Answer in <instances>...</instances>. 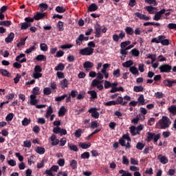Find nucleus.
<instances>
[{
	"label": "nucleus",
	"mask_w": 176,
	"mask_h": 176,
	"mask_svg": "<svg viewBox=\"0 0 176 176\" xmlns=\"http://www.w3.org/2000/svg\"><path fill=\"white\" fill-rule=\"evenodd\" d=\"M36 153H38V155H43V153L46 152V149H45L43 147L38 146L36 148Z\"/></svg>",
	"instance_id": "24"
},
{
	"label": "nucleus",
	"mask_w": 176,
	"mask_h": 176,
	"mask_svg": "<svg viewBox=\"0 0 176 176\" xmlns=\"http://www.w3.org/2000/svg\"><path fill=\"white\" fill-rule=\"evenodd\" d=\"M59 86L61 87V89H65V87H68V80L65 78L60 80Z\"/></svg>",
	"instance_id": "18"
},
{
	"label": "nucleus",
	"mask_w": 176,
	"mask_h": 176,
	"mask_svg": "<svg viewBox=\"0 0 176 176\" xmlns=\"http://www.w3.org/2000/svg\"><path fill=\"white\" fill-rule=\"evenodd\" d=\"M130 72L134 76H138L140 75V72H138V69L135 66H132L129 68Z\"/></svg>",
	"instance_id": "15"
},
{
	"label": "nucleus",
	"mask_w": 176,
	"mask_h": 176,
	"mask_svg": "<svg viewBox=\"0 0 176 176\" xmlns=\"http://www.w3.org/2000/svg\"><path fill=\"white\" fill-rule=\"evenodd\" d=\"M83 67L86 69H90L93 68V67H94V63H93L90 61H86L85 63H84Z\"/></svg>",
	"instance_id": "19"
},
{
	"label": "nucleus",
	"mask_w": 176,
	"mask_h": 176,
	"mask_svg": "<svg viewBox=\"0 0 176 176\" xmlns=\"http://www.w3.org/2000/svg\"><path fill=\"white\" fill-rule=\"evenodd\" d=\"M11 25L12 22L10 21H0V25H3L4 27H10Z\"/></svg>",
	"instance_id": "37"
},
{
	"label": "nucleus",
	"mask_w": 176,
	"mask_h": 176,
	"mask_svg": "<svg viewBox=\"0 0 176 176\" xmlns=\"http://www.w3.org/2000/svg\"><path fill=\"white\" fill-rule=\"evenodd\" d=\"M131 53L133 57H140V51L136 48L131 50Z\"/></svg>",
	"instance_id": "26"
},
{
	"label": "nucleus",
	"mask_w": 176,
	"mask_h": 176,
	"mask_svg": "<svg viewBox=\"0 0 176 176\" xmlns=\"http://www.w3.org/2000/svg\"><path fill=\"white\" fill-rule=\"evenodd\" d=\"M80 135H82V129H79L76 131L75 136L76 137V138H80Z\"/></svg>",
	"instance_id": "63"
},
{
	"label": "nucleus",
	"mask_w": 176,
	"mask_h": 176,
	"mask_svg": "<svg viewBox=\"0 0 176 176\" xmlns=\"http://www.w3.org/2000/svg\"><path fill=\"white\" fill-rule=\"evenodd\" d=\"M30 100L28 102L30 105H36L38 104V99H36V96L30 95Z\"/></svg>",
	"instance_id": "11"
},
{
	"label": "nucleus",
	"mask_w": 176,
	"mask_h": 176,
	"mask_svg": "<svg viewBox=\"0 0 176 176\" xmlns=\"http://www.w3.org/2000/svg\"><path fill=\"white\" fill-rule=\"evenodd\" d=\"M52 113H53V109L52 108V106H49L48 109H47L45 118H47V119L49 116H52Z\"/></svg>",
	"instance_id": "33"
},
{
	"label": "nucleus",
	"mask_w": 176,
	"mask_h": 176,
	"mask_svg": "<svg viewBox=\"0 0 176 176\" xmlns=\"http://www.w3.org/2000/svg\"><path fill=\"white\" fill-rule=\"evenodd\" d=\"M168 111L170 112V113H173V115L176 114V106L172 105L168 108Z\"/></svg>",
	"instance_id": "38"
},
{
	"label": "nucleus",
	"mask_w": 176,
	"mask_h": 176,
	"mask_svg": "<svg viewBox=\"0 0 176 176\" xmlns=\"http://www.w3.org/2000/svg\"><path fill=\"white\" fill-rule=\"evenodd\" d=\"M91 87H97L98 90H102L104 89V85L101 84V81L94 79L92 80L91 84Z\"/></svg>",
	"instance_id": "6"
},
{
	"label": "nucleus",
	"mask_w": 176,
	"mask_h": 176,
	"mask_svg": "<svg viewBox=\"0 0 176 176\" xmlns=\"http://www.w3.org/2000/svg\"><path fill=\"white\" fill-rule=\"evenodd\" d=\"M57 176H68V171H59Z\"/></svg>",
	"instance_id": "64"
},
{
	"label": "nucleus",
	"mask_w": 176,
	"mask_h": 176,
	"mask_svg": "<svg viewBox=\"0 0 176 176\" xmlns=\"http://www.w3.org/2000/svg\"><path fill=\"white\" fill-rule=\"evenodd\" d=\"M144 146H145V144L144 143L138 142L136 144V148L137 149H139V151H142Z\"/></svg>",
	"instance_id": "49"
},
{
	"label": "nucleus",
	"mask_w": 176,
	"mask_h": 176,
	"mask_svg": "<svg viewBox=\"0 0 176 176\" xmlns=\"http://www.w3.org/2000/svg\"><path fill=\"white\" fill-rule=\"evenodd\" d=\"M14 115L12 113H9L6 117V122H11V120H13V117Z\"/></svg>",
	"instance_id": "51"
},
{
	"label": "nucleus",
	"mask_w": 176,
	"mask_h": 176,
	"mask_svg": "<svg viewBox=\"0 0 176 176\" xmlns=\"http://www.w3.org/2000/svg\"><path fill=\"white\" fill-rule=\"evenodd\" d=\"M23 146H25L26 148H31V141L30 140L24 141Z\"/></svg>",
	"instance_id": "61"
},
{
	"label": "nucleus",
	"mask_w": 176,
	"mask_h": 176,
	"mask_svg": "<svg viewBox=\"0 0 176 176\" xmlns=\"http://www.w3.org/2000/svg\"><path fill=\"white\" fill-rule=\"evenodd\" d=\"M120 145L122 146H125L126 148H130V142H131V139L130 136L127 134L123 135L122 138L119 140Z\"/></svg>",
	"instance_id": "2"
},
{
	"label": "nucleus",
	"mask_w": 176,
	"mask_h": 176,
	"mask_svg": "<svg viewBox=\"0 0 176 176\" xmlns=\"http://www.w3.org/2000/svg\"><path fill=\"white\" fill-rule=\"evenodd\" d=\"M78 146L82 148V149H89L91 146V144L90 142H79Z\"/></svg>",
	"instance_id": "14"
},
{
	"label": "nucleus",
	"mask_w": 176,
	"mask_h": 176,
	"mask_svg": "<svg viewBox=\"0 0 176 176\" xmlns=\"http://www.w3.org/2000/svg\"><path fill=\"white\" fill-rule=\"evenodd\" d=\"M77 164H78V163L76 162V161L75 160H73L70 162V166L73 168V170H75V168H76Z\"/></svg>",
	"instance_id": "57"
},
{
	"label": "nucleus",
	"mask_w": 176,
	"mask_h": 176,
	"mask_svg": "<svg viewBox=\"0 0 176 176\" xmlns=\"http://www.w3.org/2000/svg\"><path fill=\"white\" fill-rule=\"evenodd\" d=\"M36 58L38 61H45L46 56L45 55H38Z\"/></svg>",
	"instance_id": "54"
},
{
	"label": "nucleus",
	"mask_w": 176,
	"mask_h": 176,
	"mask_svg": "<svg viewBox=\"0 0 176 176\" xmlns=\"http://www.w3.org/2000/svg\"><path fill=\"white\" fill-rule=\"evenodd\" d=\"M155 137V133L148 132L147 133V141L149 142L151 140H153Z\"/></svg>",
	"instance_id": "45"
},
{
	"label": "nucleus",
	"mask_w": 176,
	"mask_h": 176,
	"mask_svg": "<svg viewBox=\"0 0 176 176\" xmlns=\"http://www.w3.org/2000/svg\"><path fill=\"white\" fill-rule=\"evenodd\" d=\"M41 72H42V67L39 65H36L32 75V78L34 79H39V78H42V73Z\"/></svg>",
	"instance_id": "4"
},
{
	"label": "nucleus",
	"mask_w": 176,
	"mask_h": 176,
	"mask_svg": "<svg viewBox=\"0 0 176 176\" xmlns=\"http://www.w3.org/2000/svg\"><path fill=\"white\" fill-rule=\"evenodd\" d=\"M45 167V160H41L37 163V168H43Z\"/></svg>",
	"instance_id": "56"
},
{
	"label": "nucleus",
	"mask_w": 176,
	"mask_h": 176,
	"mask_svg": "<svg viewBox=\"0 0 176 176\" xmlns=\"http://www.w3.org/2000/svg\"><path fill=\"white\" fill-rule=\"evenodd\" d=\"M138 101L141 105H145V99L144 98V95H140L138 98Z\"/></svg>",
	"instance_id": "40"
},
{
	"label": "nucleus",
	"mask_w": 176,
	"mask_h": 176,
	"mask_svg": "<svg viewBox=\"0 0 176 176\" xmlns=\"http://www.w3.org/2000/svg\"><path fill=\"white\" fill-rule=\"evenodd\" d=\"M87 94H90L91 100H96V98H97V92H96V91L94 90L88 91Z\"/></svg>",
	"instance_id": "23"
},
{
	"label": "nucleus",
	"mask_w": 176,
	"mask_h": 176,
	"mask_svg": "<svg viewBox=\"0 0 176 176\" xmlns=\"http://www.w3.org/2000/svg\"><path fill=\"white\" fill-rule=\"evenodd\" d=\"M40 49L42 52H47V45L45 43H41L40 45Z\"/></svg>",
	"instance_id": "50"
},
{
	"label": "nucleus",
	"mask_w": 176,
	"mask_h": 176,
	"mask_svg": "<svg viewBox=\"0 0 176 176\" xmlns=\"http://www.w3.org/2000/svg\"><path fill=\"white\" fill-rule=\"evenodd\" d=\"M157 159L162 164H167V163H168V159L162 155H159Z\"/></svg>",
	"instance_id": "13"
},
{
	"label": "nucleus",
	"mask_w": 176,
	"mask_h": 176,
	"mask_svg": "<svg viewBox=\"0 0 176 176\" xmlns=\"http://www.w3.org/2000/svg\"><path fill=\"white\" fill-rule=\"evenodd\" d=\"M94 53V49L87 47L80 50V54L82 56H91Z\"/></svg>",
	"instance_id": "5"
},
{
	"label": "nucleus",
	"mask_w": 176,
	"mask_h": 176,
	"mask_svg": "<svg viewBox=\"0 0 176 176\" xmlns=\"http://www.w3.org/2000/svg\"><path fill=\"white\" fill-rule=\"evenodd\" d=\"M43 93L45 96H49L52 93V89L50 87H45L43 89Z\"/></svg>",
	"instance_id": "46"
},
{
	"label": "nucleus",
	"mask_w": 176,
	"mask_h": 176,
	"mask_svg": "<svg viewBox=\"0 0 176 176\" xmlns=\"http://www.w3.org/2000/svg\"><path fill=\"white\" fill-rule=\"evenodd\" d=\"M134 62L131 60H127L122 63V67H124L125 68H131V67H133Z\"/></svg>",
	"instance_id": "20"
},
{
	"label": "nucleus",
	"mask_w": 176,
	"mask_h": 176,
	"mask_svg": "<svg viewBox=\"0 0 176 176\" xmlns=\"http://www.w3.org/2000/svg\"><path fill=\"white\" fill-rule=\"evenodd\" d=\"M171 124V120L167 116H162V119L156 123L157 129H168Z\"/></svg>",
	"instance_id": "1"
},
{
	"label": "nucleus",
	"mask_w": 176,
	"mask_h": 176,
	"mask_svg": "<svg viewBox=\"0 0 176 176\" xmlns=\"http://www.w3.org/2000/svg\"><path fill=\"white\" fill-rule=\"evenodd\" d=\"M39 8H40L41 12H45V10H47V4L43 3H40Z\"/></svg>",
	"instance_id": "41"
},
{
	"label": "nucleus",
	"mask_w": 176,
	"mask_h": 176,
	"mask_svg": "<svg viewBox=\"0 0 176 176\" xmlns=\"http://www.w3.org/2000/svg\"><path fill=\"white\" fill-rule=\"evenodd\" d=\"M129 158H127V157L126 156H122V164H126V166H129Z\"/></svg>",
	"instance_id": "59"
},
{
	"label": "nucleus",
	"mask_w": 176,
	"mask_h": 176,
	"mask_svg": "<svg viewBox=\"0 0 176 176\" xmlns=\"http://www.w3.org/2000/svg\"><path fill=\"white\" fill-rule=\"evenodd\" d=\"M66 97H68V95L67 94H64L61 96H58L55 98V100L56 101H63V100H64Z\"/></svg>",
	"instance_id": "53"
},
{
	"label": "nucleus",
	"mask_w": 176,
	"mask_h": 176,
	"mask_svg": "<svg viewBox=\"0 0 176 176\" xmlns=\"http://www.w3.org/2000/svg\"><path fill=\"white\" fill-rule=\"evenodd\" d=\"M32 91H33V95H34V96H38L40 94L39 87H34Z\"/></svg>",
	"instance_id": "62"
},
{
	"label": "nucleus",
	"mask_w": 176,
	"mask_h": 176,
	"mask_svg": "<svg viewBox=\"0 0 176 176\" xmlns=\"http://www.w3.org/2000/svg\"><path fill=\"white\" fill-rule=\"evenodd\" d=\"M45 17V13L37 12L36 15H34L35 20H41V19H43Z\"/></svg>",
	"instance_id": "32"
},
{
	"label": "nucleus",
	"mask_w": 176,
	"mask_h": 176,
	"mask_svg": "<svg viewBox=\"0 0 176 176\" xmlns=\"http://www.w3.org/2000/svg\"><path fill=\"white\" fill-rule=\"evenodd\" d=\"M113 75L114 78H119V76H120V69L113 70Z\"/></svg>",
	"instance_id": "44"
},
{
	"label": "nucleus",
	"mask_w": 176,
	"mask_h": 176,
	"mask_svg": "<svg viewBox=\"0 0 176 176\" xmlns=\"http://www.w3.org/2000/svg\"><path fill=\"white\" fill-rule=\"evenodd\" d=\"M98 9V6L96 3H92L88 8V12H96Z\"/></svg>",
	"instance_id": "22"
},
{
	"label": "nucleus",
	"mask_w": 176,
	"mask_h": 176,
	"mask_svg": "<svg viewBox=\"0 0 176 176\" xmlns=\"http://www.w3.org/2000/svg\"><path fill=\"white\" fill-rule=\"evenodd\" d=\"M35 49H36L35 45H32L30 48L27 49L25 53H26V54H30V53H32V52H34Z\"/></svg>",
	"instance_id": "47"
},
{
	"label": "nucleus",
	"mask_w": 176,
	"mask_h": 176,
	"mask_svg": "<svg viewBox=\"0 0 176 176\" xmlns=\"http://www.w3.org/2000/svg\"><path fill=\"white\" fill-rule=\"evenodd\" d=\"M124 31L129 35H133L134 34V30L131 27H126V28H125Z\"/></svg>",
	"instance_id": "30"
},
{
	"label": "nucleus",
	"mask_w": 176,
	"mask_h": 176,
	"mask_svg": "<svg viewBox=\"0 0 176 176\" xmlns=\"http://www.w3.org/2000/svg\"><path fill=\"white\" fill-rule=\"evenodd\" d=\"M57 27L59 30V31H63L64 30V23L59 21L58 22Z\"/></svg>",
	"instance_id": "55"
},
{
	"label": "nucleus",
	"mask_w": 176,
	"mask_h": 176,
	"mask_svg": "<svg viewBox=\"0 0 176 176\" xmlns=\"http://www.w3.org/2000/svg\"><path fill=\"white\" fill-rule=\"evenodd\" d=\"M67 146L70 149V151H74V152H78V146H76V145L68 143Z\"/></svg>",
	"instance_id": "25"
},
{
	"label": "nucleus",
	"mask_w": 176,
	"mask_h": 176,
	"mask_svg": "<svg viewBox=\"0 0 176 176\" xmlns=\"http://www.w3.org/2000/svg\"><path fill=\"white\" fill-rule=\"evenodd\" d=\"M146 9L150 14H153L155 13V9H156V8L152 7V6H146Z\"/></svg>",
	"instance_id": "31"
},
{
	"label": "nucleus",
	"mask_w": 176,
	"mask_h": 176,
	"mask_svg": "<svg viewBox=\"0 0 176 176\" xmlns=\"http://www.w3.org/2000/svg\"><path fill=\"white\" fill-rule=\"evenodd\" d=\"M129 52H127V50L126 48H121L120 51V54L122 56H127Z\"/></svg>",
	"instance_id": "60"
},
{
	"label": "nucleus",
	"mask_w": 176,
	"mask_h": 176,
	"mask_svg": "<svg viewBox=\"0 0 176 176\" xmlns=\"http://www.w3.org/2000/svg\"><path fill=\"white\" fill-rule=\"evenodd\" d=\"M25 57V54H21L20 55L17 56L15 58L16 61H19V63H25L27 61V58H23ZM20 58H23L22 60H20Z\"/></svg>",
	"instance_id": "17"
},
{
	"label": "nucleus",
	"mask_w": 176,
	"mask_h": 176,
	"mask_svg": "<svg viewBox=\"0 0 176 176\" xmlns=\"http://www.w3.org/2000/svg\"><path fill=\"white\" fill-rule=\"evenodd\" d=\"M103 68L101 70L102 74H105L107 72V69H108V68H109V67H111V65L108 64V63H105L103 65Z\"/></svg>",
	"instance_id": "42"
},
{
	"label": "nucleus",
	"mask_w": 176,
	"mask_h": 176,
	"mask_svg": "<svg viewBox=\"0 0 176 176\" xmlns=\"http://www.w3.org/2000/svg\"><path fill=\"white\" fill-rule=\"evenodd\" d=\"M160 40V43L162 46H168V45H170V40L166 38L165 36L162 35Z\"/></svg>",
	"instance_id": "12"
},
{
	"label": "nucleus",
	"mask_w": 176,
	"mask_h": 176,
	"mask_svg": "<svg viewBox=\"0 0 176 176\" xmlns=\"http://www.w3.org/2000/svg\"><path fill=\"white\" fill-rule=\"evenodd\" d=\"M56 10L58 13H64V12H65V8H64V7L57 6Z\"/></svg>",
	"instance_id": "52"
},
{
	"label": "nucleus",
	"mask_w": 176,
	"mask_h": 176,
	"mask_svg": "<svg viewBox=\"0 0 176 176\" xmlns=\"http://www.w3.org/2000/svg\"><path fill=\"white\" fill-rule=\"evenodd\" d=\"M159 69L162 73H168L171 71V66L168 64H164L159 67Z\"/></svg>",
	"instance_id": "8"
},
{
	"label": "nucleus",
	"mask_w": 176,
	"mask_h": 176,
	"mask_svg": "<svg viewBox=\"0 0 176 176\" xmlns=\"http://www.w3.org/2000/svg\"><path fill=\"white\" fill-rule=\"evenodd\" d=\"M124 36H126V33H124V32L121 30L119 35H118L117 34H114L113 35V40L114 41V42H119V40L123 39V38H124Z\"/></svg>",
	"instance_id": "9"
},
{
	"label": "nucleus",
	"mask_w": 176,
	"mask_h": 176,
	"mask_svg": "<svg viewBox=\"0 0 176 176\" xmlns=\"http://www.w3.org/2000/svg\"><path fill=\"white\" fill-rule=\"evenodd\" d=\"M90 157V153L89 152H85L81 155V159H89Z\"/></svg>",
	"instance_id": "58"
},
{
	"label": "nucleus",
	"mask_w": 176,
	"mask_h": 176,
	"mask_svg": "<svg viewBox=\"0 0 176 176\" xmlns=\"http://www.w3.org/2000/svg\"><path fill=\"white\" fill-rule=\"evenodd\" d=\"M65 68L64 63H59L56 67H55V71H63Z\"/></svg>",
	"instance_id": "29"
},
{
	"label": "nucleus",
	"mask_w": 176,
	"mask_h": 176,
	"mask_svg": "<svg viewBox=\"0 0 176 176\" xmlns=\"http://www.w3.org/2000/svg\"><path fill=\"white\" fill-rule=\"evenodd\" d=\"M50 140L52 141V145L53 146H54L56 145H58V143L60 142V140H58V139H57V138L56 137L55 135H51Z\"/></svg>",
	"instance_id": "16"
},
{
	"label": "nucleus",
	"mask_w": 176,
	"mask_h": 176,
	"mask_svg": "<svg viewBox=\"0 0 176 176\" xmlns=\"http://www.w3.org/2000/svg\"><path fill=\"white\" fill-rule=\"evenodd\" d=\"M133 91H135V93H140L141 91H144V87L140 85V86H135L133 87Z\"/></svg>",
	"instance_id": "34"
},
{
	"label": "nucleus",
	"mask_w": 176,
	"mask_h": 176,
	"mask_svg": "<svg viewBox=\"0 0 176 176\" xmlns=\"http://www.w3.org/2000/svg\"><path fill=\"white\" fill-rule=\"evenodd\" d=\"M94 28H95L96 38H100V36H101V32H103V34H105L107 30L104 26L101 27V25H100L98 23H96L94 25Z\"/></svg>",
	"instance_id": "3"
},
{
	"label": "nucleus",
	"mask_w": 176,
	"mask_h": 176,
	"mask_svg": "<svg viewBox=\"0 0 176 176\" xmlns=\"http://www.w3.org/2000/svg\"><path fill=\"white\" fill-rule=\"evenodd\" d=\"M74 47V45L67 43V44H65L63 45H61L60 49H63V50L71 49V47Z\"/></svg>",
	"instance_id": "48"
},
{
	"label": "nucleus",
	"mask_w": 176,
	"mask_h": 176,
	"mask_svg": "<svg viewBox=\"0 0 176 176\" xmlns=\"http://www.w3.org/2000/svg\"><path fill=\"white\" fill-rule=\"evenodd\" d=\"M67 112V109L62 106L58 111V116H64Z\"/></svg>",
	"instance_id": "27"
},
{
	"label": "nucleus",
	"mask_w": 176,
	"mask_h": 176,
	"mask_svg": "<svg viewBox=\"0 0 176 176\" xmlns=\"http://www.w3.org/2000/svg\"><path fill=\"white\" fill-rule=\"evenodd\" d=\"M162 38V35H160L156 38H152L151 43H160V42H161L160 38Z\"/></svg>",
	"instance_id": "39"
},
{
	"label": "nucleus",
	"mask_w": 176,
	"mask_h": 176,
	"mask_svg": "<svg viewBox=\"0 0 176 176\" xmlns=\"http://www.w3.org/2000/svg\"><path fill=\"white\" fill-rule=\"evenodd\" d=\"M14 39V33L11 32L8 34V36L6 38V42L7 43H10Z\"/></svg>",
	"instance_id": "21"
},
{
	"label": "nucleus",
	"mask_w": 176,
	"mask_h": 176,
	"mask_svg": "<svg viewBox=\"0 0 176 176\" xmlns=\"http://www.w3.org/2000/svg\"><path fill=\"white\" fill-rule=\"evenodd\" d=\"M98 109L96 107H92L89 110H88V112L89 113H91L92 118H95V119H98L100 118V113H98Z\"/></svg>",
	"instance_id": "10"
},
{
	"label": "nucleus",
	"mask_w": 176,
	"mask_h": 176,
	"mask_svg": "<svg viewBox=\"0 0 176 176\" xmlns=\"http://www.w3.org/2000/svg\"><path fill=\"white\" fill-rule=\"evenodd\" d=\"M129 130L131 131V133L132 134V135H137V134H138V131H137V128L134 126H132L129 128Z\"/></svg>",
	"instance_id": "36"
},
{
	"label": "nucleus",
	"mask_w": 176,
	"mask_h": 176,
	"mask_svg": "<svg viewBox=\"0 0 176 176\" xmlns=\"http://www.w3.org/2000/svg\"><path fill=\"white\" fill-rule=\"evenodd\" d=\"M131 41H126L122 42L120 43V48L126 49V47L129 46V45H131Z\"/></svg>",
	"instance_id": "28"
},
{
	"label": "nucleus",
	"mask_w": 176,
	"mask_h": 176,
	"mask_svg": "<svg viewBox=\"0 0 176 176\" xmlns=\"http://www.w3.org/2000/svg\"><path fill=\"white\" fill-rule=\"evenodd\" d=\"M164 13H166V9H162L159 12H155L154 16L153 17V20H155V21H159V20L162 19V16H163Z\"/></svg>",
	"instance_id": "7"
},
{
	"label": "nucleus",
	"mask_w": 176,
	"mask_h": 176,
	"mask_svg": "<svg viewBox=\"0 0 176 176\" xmlns=\"http://www.w3.org/2000/svg\"><path fill=\"white\" fill-rule=\"evenodd\" d=\"M164 83L166 86H168V87H171V86H173V85H174V83H176V81L166 80L164 81Z\"/></svg>",
	"instance_id": "35"
},
{
	"label": "nucleus",
	"mask_w": 176,
	"mask_h": 176,
	"mask_svg": "<svg viewBox=\"0 0 176 176\" xmlns=\"http://www.w3.org/2000/svg\"><path fill=\"white\" fill-rule=\"evenodd\" d=\"M28 27H31V23L26 21L21 24V30H27V28H28Z\"/></svg>",
	"instance_id": "43"
}]
</instances>
